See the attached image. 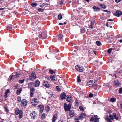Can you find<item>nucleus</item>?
Masks as SVG:
<instances>
[{
	"label": "nucleus",
	"instance_id": "obj_1",
	"mask_svg": "<svg viewBox=\"0 0 122 122\" xmlns=\"http://www.w3.org/2000/svg\"><path fill=\"white\" fill-rule=\"evenodd\" d=\"M47 32L45 30H41L37 34V36L38 37L39 39H44L46 38Z\"/></svg>",
	"mask_w": 122,
	"mask_h": 122
},
{
	"label": "nucleus",
	"instance_id": "obj_2",
	"mask_svg": "<svg viewBox=\"0 0 122 122\" xmlns=\"http://www.w3.org/2000/svg\"><path fill=\"white\" fill-rule=\"evenodd\" d=\"M38 39V38L37 37L36 39L32 38L30 40V46L34 47H36V43L37 42V40Z\"/></svg>",
	"mask_w": 122,
	"mask_h": 122
},
{
	"label": "nucleus",
	"instance_id": "obj_3",
	"mask_svg": "<svg viewBox=\"0 0 122 122\" xmlns=\"http://www.w3.org/2000/svg\"><path fill=\"white\" fill-rule=\"evenodd\" d=\"M36 21H33L32 25V32L33 35L34 34H36V33H37L36 29L37 28V22H35Z\"/></svg>",
	"mask_w": 122,
	"mask_h": 122
},
{
	"label": "nucleus",
	"instance_id": "obj_4",
	"mask_svg": "<svg viewBox=\"0 0 122 122\" xmlns=\"http://www.w3.org/2000/svg\"><path fill=\"white\" fill-rule=\"evenodd\" d=\"M23 113L21 110H20L19 109H16V115H18L19 114V118L20 119L22 117Z\"/></svg>",
	"mask_w": 122,
	"mask_h": 122
},
{
	"label": "nucleus",
	"instance_id": "obj_5",
	"mask_svg": "<svg viewBox=\"0 0 122 122\" xmlns=\"http://www.w3.org/2000/svg\"><path fill=\"white\" fill-rule=\"evenodd\" d=\"M75 67L76 69L78 71L82 72L84 70V68L80 66L76 65Z\"/></svg>",
	"mask_w": 122,
	"mask_h": 122
},
{
	"label": "nucleus",
	"instance_id": "obj_6",
	"mask_svg": "<svg viewBox=\"0 0 122 122\" xmlns=\"http://www.w3.org/2000/svg\"><path fill=\"white\" fill-rule=\"evenodd\" d=\"M38 100L36 98H34L32 100L31 103L32 105L36 106L38 104Z\"/></svg>",
	"mask_w": 122,
	"mask_h": 122
},
{
	"label": "nucleus",
	"instance_id": "obj_7",
	"mask_svg": "<svg viewBox=\"0 0 122 122\" xmlns=\"http://www.w3.org/2000/svg\"><path fill=\"white\" fill-rule=\"evenodd\" d=\"M67 98L66 99V101L67 102H71L72 99V97L69 95H67L66 96Z\"/></svg>",
	"mask_w": 122,
	"mask_h": 122
},
{
	"label": "nucleus",
	"instance_id": "obj_8",
	"mask_svg": "<svg viewBox=\"0 0 122 122\" xmlns=\"http://www.w3.org/2000/svg\"><path fill=\"white\" fill-rule=\"evenodd\" d=\"M27 103V101L26 100H23L21 101V105L22 106H25L26 105Z\"/></svg>",
	"mask_w": 122,
	"mask_h": 122
},
{
	"label": "nucleus",
	"instance_id": "obj_9",
	"mask_svg": "<svg viewBox=\"0 0 122 122\" xmlns=\"http://www.w3.org/2000/svg\"><path fill=\"white\" fill-rule=\"evenodd\" d=\"M64 106L65 110V111H70V109L69 107L68 106L66 103L64 104Z\"/></svg>",
	"mask_w": 122,
	"mask_h": 122
},
{
	"label": "nucleus",
	"instance_id": "obj_10",
	"mask_svg": "<svg viewBox=\"0 0 122 122\" xmlns=\"http://www.w3.org/2000/svg\"><path fill=\"white\" fill-rule=\"evenodd\" d=\"M43 85L45 87L47 88H49L50 87V85L48 82L45 81L43 83Z\"/></svg>",
	"mask_w": 122,
	"mask_h": 122
},
{
	"label": "nucleus",
	"instance_id": "obj_11",
	"mask_svg": "<svg viewBox=\"0 0 122 122\" xmlns=\"http://www.w3.org/2000/svg\"><path fill=\"white\" fill-rule=\"evenodd\" d=\"M95 21L94 20L92 21L91 23V24L89 26V28L90 29H92L94 25Z\"/></svg>",
	"mask_w": 122,
	"mask_h": 122
},
{
	"label": "nucleus",
	"instance_id": "obj_12",
	"mask_svg": "<svg viewBox=\"0 0 122 122\" xmlns=\"http://www.w3.org/2000/svg\"><path fill=\"white\" fill-rule=\"evenodd\" d=\"M115 14L114 15H122V12L119 10H117L115 13Z\"/></svg>",
	"mask_w": 122,
	"mask_h": 122
},
{
	"label": "nucleus",
	"instance_id": "obj_13",
	"mask_svg": "<svg viewBox=\"0 0 122 122\" xmlns=\"http://www.w3.org/2000/svg\"><path fill=\"white\" fill-rule=\"evenodd\" d=\"M86 116L85 114L84 113H82L79 116V118L80 119H82L84 118H85L86 117Z\"/></svg>",
	"mask_w": 122,
	"mask_h": 122
},
{
	"label": "nucleus",
	"instance_id": "obj_14",
	"mask_svg": "<svg viewBox=\"0 0 122 122\" xmlns=\"http://www.w3.org/2000/svg\"><path fill=\"white\" fill-rule=\"evenodd\" d=\"M36 115L37 114L35 113V112H33L30 115L31 117H33L34 119L35 118V117L36 116Z\"/></svg>",
	"mask_w": 122,
	"mask_h": 122
},
{
	"label": "nucleus",
	"instance_id": "obj_15",
	"mask_svg": "<svg viewBox=\"0 0 122 122\" xmlns=\"http://www.w3.org/2000/svg\"><path fill=\"white\" fill-rule=\"evenodd\" d=\"M92 9L94 10V11H99L100 10V8L99 7L95 6L93 7Z\"/></svg>",
	"mask_w": 122,
	"mask_h": 122
},
{
	"label": "nucleus",
	"instance_id": "obj_16",
	"mask_svg": "<svg viewBox=\"0 0 122 122\" xmlns=\"http://www.w3.org/2000/svg\"><path fill=\"white\" fill-rule=\"evenodd\" d=\"M10 89H7L5 92V93L4 95V97L5 98H7L8 97L7 95L10 92Z\"/></svg>",
	"mask_w": 122,
	"mask_h": 122
},
{
	"label": "nucleus",
	"instance_id": "obj_17",
	"mask_svg": "<svg viewBox=\"0 0 122 122\" xmlns=\"http://www.w3.org/2000/svg\"><path fill=\"white\" fill-rule=\"evenodd\" d=\"M66 93H62L60 97L61 98L62 100L64 99L66 96Z\"/></svg>",
	"mask_w": 122,
	"mask_h": 122
},
{
	"label": "nucleus",
	"instance_id": "obj_18",
	"mask_svg": "<svg viewBox=\"0 0 122 122\" xmlns=\"http://www.w3.org/2000/svg\"><path fill=\"white\" fill-rule=\"evenodd\" d=\"M40 84V82L38 81H36L34 84V86L36 87L39 86Z\"/></svg>",
	"mask_w": 122,
	"mask_h": 122
},
{
	"label": "nucleus",
	"instance_id": "obj_19",
	"mask_svg": "<svg viewBox=\"0 0 122 122\" xmlns=\"http://www.w3.org/2000/svg\"><path fill=\"white\" fill-rule=\"evenodd\" d=\"M69 115L71 117H73L74 116V112L72 110H70L69 111Z\"/></svg>",
	"mask_w": 122,
	"mask_h": 122
},
{
	"label": "nucleus",
	"instance_id": "obj_20",
	"mask_svg": "<svg viewBox=\"0 0 122 122\" xmlns=\"http://www.w3.org/2000/svg\"><path fill=\"white\" fill-rule=\"evenodd\" d=\"M22 89L21 88H18V89L16 92V94H17V95L20 94L22 91Z\"/></svg>",
	"mask_w": 122,
	"mask_h": 122
},
{
	"label": "nucleus",
	"instance_id": "obj_21",
	"mask_svg": "<svg viewBox=\"0 0 122 122\" xmlns=\"http://www.w3.org/2000/svg\"><path fill=\"white\" fill-rule=\"evenodd\" d=\"M57 118V115L56 114H54L53 117L52 121L53 122H54Z\"/></svg>",
	"mask_w": 122,
	"mask_h": 122
},
{
	"label": "nucleus",
	"instance_id": "obj_22",
	"mask_svg": "<svg viewBox=\"0 0 122 122\" xmlns=\"http://www.w3.org/2000/svg\"><path fill=\"white\" fill-rule=\"evenodd\" d=\"M58 37L59 40L60 41H62L61 40H62L63 39V35L60 34L58 35Z\"/></svg>",
	"mask_w": 122,
	"mask_h": 122
},
{
	"label": "nucleus",
	"instance_id": "obj_23",
	"mask_svg": "<svg viewBox=\"0 0 122 122\" xmlns=\"http://www.w3.org/2000/svg\"><path fill=\"white\" fill-rule=\"evenodd\" d=\"M32 21H34L35 20H38V18L36 16H33L32 17Z\"/></svg>",
	"mask_w": 122,
	"mask_h": 122
},
{
	"label": "nucleus",
	"instance_id": "obj_24",
	"mask_svg": "<svg viewBox=\"0 0 122 122\" xmlns=\"http://www.w3.org/2000/svg\"><path fill=\"white\" fill-rule=\"evenodd\" d=\"M32 78L34 79H36V75L34 72H33L32 73L31 77Z\"/></svg>",
	"mask_w": 122,
	"mask_h": 122
},
{
	"label": "nucleus",
	"instance_id": "obj_25",
	"mask_svg": "<svg viewBox=\"0 0 122 122\" xmlns=\"http://www.w3.org/2000/svg\"><path fill=\"white\" fill-rule=\"evenodd\" d=\"M20 75V72H16V78L19 77Z\"/></svg>",
	"mask_w": 122,
	"mask_h": 122
},
{
	"label": "nucleus",
	"instance_id": "obj_26",
	"mask_svg": "<svg viewBox=\"0 0 122 122\" xmlns=\"http://www.w3.org/2000/svg\"><path fill=\"white\" fill-rule=\"evenodd\" d=\"M12 25H11L9 26H8L7 27V28L8 30H11V29H14L12 28Z\"/></svg>",
	"mask_w": 122,
	"mask_h": 122
},
{
	"label": "nucleus",
	"instance_id": "obj_27",
	"mask_svg": "<svg viewBox=\"0 0 122 122\" xmlns=\"http://www.w3.org/2000/svg\"><path fill=\"white\" fill-rule=\"evenodd\" d=\"M50 109V107L49 106L46 107L45 108V110L46 112H48Z\"/></svg>",
	"mask_w": 122,
	"mask_h": 122
},
{
	"label": "nucleus",
	"instance_id": "obj_28",
	"mask_svg": "<svg viewBox=\"0 0 122 122\" xmlns=\"http://www.w3.org/2000/svg\"><path fill=\"white\" fill-rule=\"evenodd\" d=\"M27 55L28 56V57L30 56L31 57L32 56V53H31V52H28L27 53Z\"/></svg>",
	"mask_w": 122,
	"mask_h": 122
},
{
	"label": "nucleus",
	"instance_id": "obj_29",
	"mask_svg": "<svg viewBox=\"0 0 122 122\" xmlns=\"http://www.w3.org/2000/svg\"><path fill=\"white\" fill-rule=\"evenodd\" d=\"M33 7H35L37 5V4L36 3H32L30 4Z\"/></svg>",
	"mask_w": 122,
	"mask_h": 122
},
{
	"label": "nucleus",
	"instance_id": "obj_30",
	"mask_svg": "<svg viewBox=\"0 0 122 122\" xmlns=\"http://www.w3.org/2000/svg\"><path fill=\"white\" fill-rule=\"evenodd\" d=\"M93 81L92 80H90L88 82V84L90 86H91L92 85V83L93 82Z\"/></svg>",
	"mask_w": 122,
	"mask_h": 122
},
{
	"label": "nucleus",
	"instance_id": "obj_31",
	"mask_svg": "<svg viewBox=\"0 0 122 122\" xmlns=\"http://www.w3.org/2000/svg\"><path fill=\"white\" fill-rule=\"evenodd\" d=\"M17 100L18 102H20L21 101V98L20 97H18L17 98Z\"/></svg>",
	"mask_w": 122,
	"mask_h": 122
},
{
	"label": "nucleus",
	"instance_id": "obj_32",
	"mask_svg": "<svg viewBox=\"0 0 122 122\" xmlns=\"http://www.w3.org/2000/svg\"><path fill=\"white\" fill-rule=\"evenodd\" d=\"M113 116H114L115 119L116 120H118V118L116 116V114L115 113H113Z\"/></svg>",
	"mask_w": 122,
	"mask_h": 122
},
{
	"label": "nucleus",
	"instance_id": "obj_33",
	"mask_svg": "<svg viewBox=\"0 0 122 122\" xmlns=\"http://www.w3.org/2000/svg\"><path fill=\"white\" fill-rule=\"evenodd\" d=\"M46 115L45 113L42 114L41 116V118L42 119H44L45 118Z\"/></svg>",
	"mask_w": 122,
	"mask_h": 122
},
{
	"label": "nucleus",
	"instance_id": "obj_34",
	"mask_svg": "<svg viewBox=\"0 0 122 122\" xmlns=\"http://www.w3.org/2000/svg\"><path fill=\"white\" fill-rule=\"evenodd\" d=\"M100 6L103 9H105L106 8V6L105 5H104L101 4L100 5Z\"/></svg>",
	"mask_w": 122,
	"mask_h": 122
},
{
	"label": "nucleus",
	"instance_id": "obj_35",
	"mask_svg": "<svg viewBox=\"0 0 122 122\" xmlns=\"http://www.w3.org/2000/svg\"><path fill=\"white\" fill-rule=\"evenodd\" d=\"M25 81V80L24 79H23L22 80H19V82L20 84H22Z\"/></svg>",
	"mask_w": 122,
	"mask_h": 122
},
{
	"label": "nucleus",
	"instance_id": "obj_36",
	"mask_svg": "<svg viewBox=\"0 0 122 122\" xmlns=\"http://www.w3.org/2000/svg\"><path fill=\"white\" fill-rule=\"evenodd\" d=\"M109 116L111 120H113L114 119V118L113 115L111 114H109Z\"/></svg>",
	"mask_w": 122,
	"mask_h": 122
},
{
	"label": "nucleus",
	"instance_id": "obj_37",
	"mask_svg": "<svg viewBox=\"0 0 122 122\" xmlns=\"http://www.w3.org/2000/svg\"><path fill=\"white\" fill-rule=\"evenodd\" d=\"M77 81L78 82H81V80L80 79V76H77Z\"/></svg>",
	"mask_w": 122,
	"mask_h": 122
},
{
	"label": "nucleus",
	"instance_id": "obj_38",
	"mask_svg": "<svg viewBox=\"0 0 122 122\" xmlns=\"http://www.w3.org/2000/svg\"><path fill=\"white\" fill-rule=\"evenodd\" d=\"M50 78L53 80L55 81V77L54 76H50Z\"/></svg>",
	"mask_w": 122,
	"mask_h": 122
},
{
	"label": "nucleus",
	"instance_id": "obj_39",
	"mask_svg": "<svg viewBox=\"0 0 122 122\" xmlns=\"http://www.w3.org/2000/svg\"><path fill=\"white\" fill-rule=\"evenodd\" d=\"M119 82L118 81H114V84L116 86L118 85Z\"/></svg>",
	"mask_w": 122,
	"mask_h": 122
},
{
	"label": "nucleus",
	"instance_id": "obj_40",
	"mask_svg": "<svg viewBox=\"0 0 122 122\" xmlns=\"http://www.w3.org/2000/svg\"><path fill=\"white\" fill-rule=\"evenodd\" d=\"M96 43L97 45L98 46H100L101 44V43L99 41H96Z\"/></svg>",
	"mask_w": 122,
	"mask_h": 122
},
{
	"label": "nucleus",
	"instance_id": "obj_41",
	"mask_svg": "<svg viewBox=\"0 0 122 122\" xmlns=\"http://www.w3.org/2000/svg\"><path fill=\"white\" fill-rule=\"evenodd\" d=\"M59 4L60 5V6H62V5L63 4V3L62 0H61L59 1Z\"/></svg>",
	"mask_w": 122,
	"mask_h": 122
},
{
	"label": "nucleus",
	"instance_id": "obj_42",
	"mask_svg": "<svg viewBox=\"0 0 122 122\" xmlns=\"http://www.w3.org/2000/svg\"><path fill=\"white\" fill-rule=\"evenodd\" d=\"M110 100L112 102H114L116 101V99L114 98H112L110 99Z\"/></svg>",
	"mask_w": 122,
	"mask_h": 122
},
{
	"label": "nucleus",
	"instance_id": "obj_43",
	"mask_svg": "<svg viewBox=\"0 0 122 122\" xmlns=\"http://www.w3.org/2000/svg\"><path fill=\"white\" fill-rule=\"evenodd\" d=\"M38 10L40 12H42L44 11V9H41V8H39L38 9Z\"/></svg>",
	"mask_w": 122,
	"mask_h": 122
},
{
	"label": "nucleus",
	"instance_id": "obj_44",
	"mask_svg": "<svg viewBox=\"0 0 122 122\" xmlns=\"http://www.w3.org/2000/svg\"><path fill=\"white\" fill-rule=\"evenodd\" d=\"M50 73L52 74H53V73H55V72L53 71L52 70H50L49 71Z\"/></svg>",
	"mask_w": 122,
	"mask_h": 122
},
{
	"label": "nucleus",
	"instance_id": "obj_45",
	"mask_svg": "<svg viewBox=\"0 0 122 122\" xmlns=\"http://www.w3.org/2000/svg\"><path fill=\"white\" fill-rule=\"evenodd\" d=\"M112 48H110L108 50H107V53L109 54L112 51Z\"/></svg>",
	"mask_w": 122,
	"mask_h": 122
},
{
	"label": "nucleus",
	"instance_id": "obj_46",
	"mask_svg": "<svg viewBox=\"0 0 122 122\" xmlns=\"http://www.w3.org/2000/svg\"><path fill=\"white\" fill-rule=\"evenodd\" d=\"M4 108L5 111L7 113L9 112V110L8 109L5 107Z\"/></svg>",
	"mask_w": 122,
	"mask_h": 122
},
{
	"label": "nucleus",
	"instance_id": "obj_47",
	"mask_svg": "<svg viewBox=\"0 0 122 122\" xmlns=\"http://www.w3.org/2000/svg\"><path fill=\"white\" fill-rule=\"evenodd\" d=\"M30 92H33L35 90V89L33 87H32L30 88Z\"/></svg>",
	"mask_w": 122,
	"mask_h": 122
},
{
	"label": "nucleus",
	"instance_id": "obj_48",
	"mask_svg": "<svg viewBox=\"0 0 122 122\" xmlns=\"http://www.w3.org/2000/svg\"><path fill=\"white\" fill-rule=\"evenodd\" d=\"M119 93H122V87L120 88L119 90Z\"/></svg>",
	"mask_w": 122,
	"mask_h": 122
},
{
	"label": "nucleus",
	"instance_id": "obj_49",
	"mask_svg": "<svg viewBox=\"0 0 122 122\" xmlns=\"http://www.w3.org/2000/svg\"><path fill=\"white\" fill-rule=\"evenodd\" d=\"M99 118H96V119H95V121L94 122H99Z\"/></svg>",
	"mask_w": 122,
	"mask_h": 122
},
{
	"label": "nucleus",
	"instance_id": "obj_50",
	"mask_svg": "<svg viewBox=\"0 0 122 122\" xmlns=\"http://www.w3.org/2000/svg\"><path fill=\"white\" fill-rule=\"evenodd\" d=\"M79 109L81 111H84V109L83 107L81 106L79 107Z\"/></svg>",
	"mask_w": 122,
	"mask_h": 122
},
{
	"label": "nucleus",
	"instance_id": "obj_51",
	"mask_svg": "<svg viewBox=\"0 0 122 122\" xmlns=\"http://www.w3.org/2000/svg\"><path fill=\"white\" fill-rule=\"evenodd\" d=\"M85 30L84 29L82 28L81 29V33H84L85 32Z\"/></svg>",
	"mask_w": 122,
	"mask_h": 122
},
{
	"label": "nucleus",
	"instance_id": "obj_52",
	"mask_svg": "<svg viewBox=\"0 0 122 122\" xmlns=\"http://www.w3.org/2000/svg\"><path fill=\"white\" fill-rule=\"evenodd\" d=\"M14 76L12 75L11 76V77L10 78L9 80L10 81H11L13 80V77Z\"/></svg>",
	"mask_w": 122,
	"mask_h": 122
},
{
	"label": "nucleus",
	"instance_id": "obj_53",
	"mask_svg": "<svg viewBox=\"0 0 122 122\" xmlns=\"http://www.w3.org/2000/svg\"><path fill=\"white\" fill-rule=\"evenodd\" d=\"M108 122H112L111 120L110 119L109 117L106 120Z\"/></svg>",
	"mask_w": 122,
	"mask_h": 122
},
{
	"label": "nucleus",
	"instance_id": "obj_54",
	"mask_svg": "<svg viewBox=\"0 0 122 122\" xmlns=\"http://www.w3.org/2000/svg\"><path fill=\"white\" fill-rule=\"evenodd\" d=\"M45 5V4L44 3L43 4H42L41 5H40V6L41 8H42Z\"/></svg>",
	"mask_w": 122,
	"mask_h": 122
},
{
	"label": "nucleus",
	"instance_id": "obj_55",
	"mask_svg": "<svg viewBox=\"0 0 122 122\" xmlns=\"http://www.w3.org/2000/svg\"><path fill=\"white\" fill-rule=\"evenodd\" d=\"M33 84V83H30L28 84V88H30V87Z\"/></svg>",
	"mask_w": 122,
	"mask_h": 122
},
{
	"label": "nucleus",
	"instance_id": "obj_56",
	"mask_svg": "<svg viewBox=\"0 0 122 122\" xmlns=\"http://www.w3.org/2000/svg\"><path fill=\"white\" fill-rule=\"evenodd\" d=\"M58 18L59 20H61L62 18V16H58Z\"/></svg>",
	"mask_w": 122,
	"mask_h": 122
},
{
	"label": "nucleus",
	"instance_id": "obj_57",
	"mask_svg": "<svg viewBox=\"0 0 122 122\" xmlns=\"http://www.w3.org/2000/svg\"><path fill=\"white\" fill-rule=\"evenodd\" d=\"M94 120H95V119H94V118L93 117H92L90 119V121H93Z\"/></svg>",
	"mask_w": 122,
	"mask_h": 122
},
{
	"label": "nucleus",
	"instance_id": "obj_58",
	"mask_svg": "<svg viewBox=\"0 0 122 122\" xmlns=\"http://www.w3.org/2000/svg\"><path fill=\"white\" fill-rule=\"evenodd\" d=\"M56 88L57 90V91H60L61 89L58 86H56Z\"/></svg>",
	"mask_w": 122,
	"mask_h": 122
},
{
	"label": "nucleus",
	"instance_id": "obj_59",
	"mask_svg": "<svg viewBox=\"0 0 122 122\" xmlns=\"http://www.w3.org/2000/svg\"><path fill=\"white\" fill-rule=\"evenodd\" d=\"M103 11L107 12L108 13H111V12L110 11L107 10H104Z\"/></svg>",
	"mask_w": 122,
	"mask_h": 122
},
{
	"label": "nucleus",
	"instance_id": "obj_60",
	"mask_svg": "<svg viewBox=\"0 0 122 122\" xmlns=\"http://www.w3.org/2000/svg\"><path fill=\"white\" fill-rule=\"evenodd\" d=\"M41 109L42 110V112L44 109V106L43 105H41Z\"/></svg>",
	"mask_w": 122,
	"mask_h": 122
},
{
	"label": "nucleus",
	"instance_id": "obj_61",
	"mask_svg": "<svg viewBox=\"0 0 122 122\" xmlns=\"http://www.w3.org/2000/svg\"><path fill=\"white\" fill-rule=\"evenodd\" d=\"M68 106L69 107L70 109H71V103H69L68 105Z\"/></svg>",
	"mask_w": 122,
	"mask_h": 122
},
{
	"label": "nucleus",
	"instance_id": "obj_62",
	"mask_svg": "<svg viewBox=\"0 0 122 122\" xmlns=\"http://www.w3.org/2000/svg\"><path fill=\"white\" fill-rule=\"evenodd\" d=\"M122 0H115V2L116 3H118L120 2Z\"/></svg>",
	"mask_w": 122,
	"mask_h": 122
},
{
	"label": "nucleus",
	"instance_id": "obj_63",
	"mask_svg": "<svg viewBox=\"0 0 122 122\" xmlns=\"http://www.w3.org/2000/svg\"><path fill=\"white\" fill-rule=\"evenodd\" d=\"M89 97H93V94L91 93H90L89 95Z\"/></svg>",
	"mask_w": 122,
	"mask_h": 122
},
{
	"label": "nucleus",
	"instance_id": "obj_64",
	"mask_svg": "<svg viewBox=\"0 0 122 122\" xmlns=\"http://www.w3.org/2000/svg\"><path fill=\"white\" fill-rule=\"evenodd\" d=\"M108 115H106L105 117V119L106 120L108 118Z\"/></svg>",
	"mask_w": 122,
	"mask_h": 122
}]
</instances>
